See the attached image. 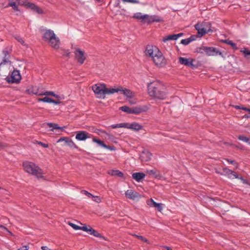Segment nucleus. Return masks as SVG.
I'll return each mask as SVG.
<instances>
[{
    "label": "nucleus",
    "mask_w": 250,
    "mask_h": 250,
    "mask_svg": "<svg viewBox=\"0 0 250 250\" xmlns=\"http://www.w3.org/2000/svg\"><path fill=\"white\" fill-rule=\"evenodd\" d=\"M6 145H3L2 144L0 143V149L2 148L3 147H6Z\"/></svg>",
    "instance_id": "nucleus-61"
},
{
    "label": "nucleus",
    "mask_w": 250,
    "mask_h": 250,
    "mask_svg": "<svg viewBox=\"0 0 250 250\" xmlns=\"http://www.w3.org/2000/svg\"><path fill=\"white\" fill-rule=\"evenodd\" d=\"M238 139L242 141L250 144V139L243 135H239L238 137Z\"/></svg>",
    "instance_id": "nucleus-40"
},
{
    "label": "nucleus",
    "mask_w": 250,
    "mask_h": 250,
    "mask_svg": "<svg viewBox=\"0 0 250 250\" xmlns=\"http://www.w3.org/2000/svg\"><path fill=\"white\" fill-rule=\"evenodd\" d=\"M21 80V76L20 71L18 70H14L11 75L6 78V80L8 83H18Z\"/></svg>",
    "instance_id": "nucleus-6"
},
{
    "label": "nucleus",
    "mask_w": 250,
    "mask_h": 250,
    "mask_svg": "<svg viewBox=\"0 0 250 250\" xmlns=\"http://www.w3.org/2000/svg\"><path fill=\"white\" fill-rule=\"evenodd\" d=\"M90 227V226H87L84 225L83 227H81L80 229L87 232L88 230H89V229Z\"/></svg>",
    "instance_id": "nucleus-52"
},
{
    "label": "nucleus",
    "mask_w": 250,
    "mask_h": 250,
    "mask_svg": "<svg viewBox=\"0 0 250 250\" xmlns=\"http://www.w3.org/2000/svg\"><path fill=\"white\" fill-rule=\"evenodd\" d=\"M120 88L121 89L120 91H122L123 94L126 97L131 98L135 96V93L129 89L123 88L121 86H120Z\"/></svg>",
    "instance_id": "nucleus-25"
},
{
    "label": "nucleus",
    "mask_w": 250,
    "mask_h": 250,
    "mask_svg": "<svg viewBox=\"0 0 250 250\" xmlns=\"http://www.w3.org/2000/svg\"><path fill=\"white\" fill-rule=\"evenodd\" d=\"M206 49L207 50L205 51L206 54L207 56H216L217 55H219L221 56H223L222 53L216 48L213 47H207Z\"/></svg>",
    "instance_id": "nucleus-12"
},
{
    "label": "nucleus",
    "mask_w": 250,
    "mask_h": 250,
    "mask_svg": "<svg viewBox=\"0 0 250 250\" xmlns=\"http://www.w3.org/2000/svg\"><path fill=\"white\" fill-rule=\"evenodd\" d=\"M44 42L55 49H58L60 47V41L53 30H45L42 36Z\"/></svg>",
    "instance_id": "nucleus-2"
},
{
    "label": "nucleus",
    "mask_w": 250,
    "mask_h": 250,
    "mask_svg": "<svg viewBox=\"0 0 250 250\" xmlns=\"http://www.w3.org/2000/svg\"><path fill=\"white\" fill-rule=\"evenodd\" d=\"M234 108L236 109H242V107L239 105H235L234 106Z\"/></svg>",
    "instance_id": "nucleus-62"
},
{
    "label": "nucleus",
    "mask_w": 250,
    "mask_h": 250,
    "mask_svg": "<svg viewBox=\"0 0 250 250\" xmlns=\"http://www.w3.org/2000/svg\"><path fill=\"white\" fill-rule=\"evenodd\" d=\"M183 35V33H179L177 34H173V35H168L162 39V41L164 42H166L170 40H177L179 37H181Z\"/></svg>",
    "instance_id": "nucleus-22"
},
{
    "label": "nucleus",
    "mask_w": 250,
    "mask_h": 250,
    "mask_svg": "<svg viewBox=\"0 0 250 250\" xmlns=\"http://www.w3.org/2000/svg\"><path fill=\"white\" fill-rule=\"evenodd\" d=\"M125 196L130 199L133 200L138 199L140 197V195L136 191H133L131 189L127 190L125 193Z\"/></svg>",
    "instance_id": "nucleus-14"
},
{
    "label": "nucleus",
    "mask_w": 250,
    "mask_h": 250,
    "mask_svg": "<svg viewBox=\"0 0 250 250\" xmlns=\"http://www.w3.org/2000/svg\"><path fill=\"white\" fill-rule=\"evenodd\" d=\"M120 109L125 112L128 114H131V107L130 108L127 106H123L120 107Z\"/></svg>",
    "instance_id": "nucleus-38"
},
{
    "label": "nucleus",
    "mask_w": 250,
    "mask_h": 250,
    "mask_svg": "<svg viewBox=\"0 0 250 250\" xmlns=\"http://www.w3.org/2000/svg\"><path fill=\"white\" fill-rule=\"evenodd\" d=\"M29 249V247L27 246H24L21 248L20 249H19L18 250H28Z\"/></svg>",
    "instance_id": "nucleus-57"
},
{
    "label": "nucleus",
    "mask_w": 250,
    "mask_h": 250,
    "mask_svg": "<svg viewBox=\"0 0 250 250\" xmlns=\"http://www.w3.org/2000/svg\"><path fill=\"white\" fill-rule=\"evenodd\" d=\"M15 39L18 41L19 42H20L21 44L24 45V41L23 39L21 38L19 36H16L15 37Z\"/></svg>",
    "instance_id": "nucleus-49"
},
{
    "label": "nucleus",
    "mask_w": 250,
    "mask_h": 250,
    "mask_svg": "<svg viewBox=\"0 0 250 250\" xmlns=\"http://www.w3.org/2000/svg\"><path fill=\"white\" fill-rule=\"evenodd\" d=\"M63 56H65L69 58L70 56V52L68 50H65L63 54Z\"/></svg>",
    "instance_id": "nucleus-56"
},
{
    "label": "nucleus",
    "mask_w": 250,
    "mask_h": 250,
    "mask_svg": "<svg viewBox=\"0 0 250 250\" xmlns=\"http://www.w3.org/2000/svg\"><path fill=\"white\" fill-rule=\"evenodd\" d=\"M147 17V14L143 15L141 12H138L134 14L133 18L137 20H142L143 22L146 23Z\"/></svg>",
    "instance_id": "nucleus-24"
},
{
    "label": "nucleus",
    "mask_w": 250,
    "mask_h": 250,
    "mask_svg": "<svg viewBox=\"0 0 250 250\" xmlns=\"http://www.w3.org/2000/svg\"><path fill=\"white\" fill-rule=\"evenodd\" d=\"M111 127L112 128H120V127H127V124L125 123H121L118 124L116 125H111Z\"/></svg>",
    "instance_id": "nucleus-36"
},
{
    "label": "nucleus",
    "mask_w": 250,
    "mask_h": 250,
    "mask_svg": "<svg viewBox=\"0 0 250 250\" xmlns=\"http://www.w3.org/2000/svg\"><path fill=\"white\" fill-rule=\"evenodd\" d=\"M188 39H189L191 42L192 41H194L195 40V37L194 35L191 36L189 38H188Z\"/></svg>",
    "instance_id": "nucleus-58"
},
{
    "label": "nucleus",
    "mask_w": 250,
    "mask_h": 250,
    "mask_svg": "<svg viewBox=\"0 0 250 250\" xmlns=\"http://www.w3.org/2000/svg\"><path fill=\"white\" fill-rule=\"evenodd\" d=\"M159 51V49L156 46L147 45L146 47L145 52L146 56H149L152 59Z\"/></svg>",
    "instance_id": "nucleus-9"
},
{
    "label": "nucleus",
    "mask_w": 250,
    "mask_h": 250,
    "mask_svg": "<svg viewBox=\"0 0 250 250\" xmlns=\"http://www.w3.org/2000/svg\"><path fill=\"white\" fill-rule=\"evenodd\" d=\"M206 48H207V46H202L200 47H197L196 48V52H197L198 53H200L202 54H206L205 51L207 50L206 49Z\"/></svg>",
    "instance_id": "nucleus-37"
},
{
    "label": "nucleus",
    "mask_w": 250,
    "mask_h": 250,
    "mask_svg": "<svg viewBox=\"0 0 250 250\" xmlns=\"http://www.w3.org/2000/svg\"><path fill=\"white\" fill-rule=\"evenodd\" d=\"M91 235H93V236H94L95 237L103 239L104 240H107V239L105 237L102 236L100 233H99L97 231H96L94 229H93V230H92Z\"/></svg>",
    "instance_id": "nucleus-35"
},
{
    "label": "nucleus",
    "mask_w": 250,
    "mask_h": 250,
    "mask_svg": "<svg viewBox=\"0 0 250 250\" xmlns=\"http://www.w3.org/2000/svg\"><path fill=\"white\" fill-rule=\"evenodd\" d=\"M225 160L227 161L229 163L231 164L236 165V168L238 167V165L237 163H236L234 161L231 160L229 159H225Z\"/></svg>",
    "instance_id": "nucleus-50"
},
{
    "label": "nucleus",
    "mask_w": 250,
    "mask_h": 250,
    "mask_svg": "<svg viewBox=\"0 0 250 250\" xmlns=\"http://www.w3.org/2000/svg\"><path fill=\"white\" fill-rule=\"evenodd\" d=\"M222 42L227 44L230 45L231 47L234 50L238 49V47H237L236 44L235 43L233 42L232 41L229 40H223Z\"/></svg>",
    "instance_id": "nucleus-33"
},
{
    "label": "nucleus",
    "mask_w": 250,
    "mask_h": 250,
    "mask_svg": "<svg viewBox=\"0 0 250 250\" xmlns=\"http://www.w3.org/2000/svg\"><path fill=\"white\" fill-rule=\"evenodd\" d=\"M162 21H163L162 19L158 16H157V15L149 16V15H147V17H146V23H147V24H151L154 22H162Z\"/></svg>",
    "instance_id": "nucleus-15"
},
{
    "label": "nucleus",
    "mask_w": 250,
    "mask_h": 250,
    "mask_svg": "<svg viewBox=\"0 0 250 250\" xmlns=\"http://www.w3.org/2000/svg\"><path fill=\"white\" fill-rule=\"evenodd\" d=\"M22 167L26 172L35 175L38 178L43 177L42 169L33 163L29 161L23 162Z\"/></svg>",
    "instance_id": "nucleus-3"
},
{
    "label": "nucleus",
    "mask_w": 250,
    "mask_h": 250,
    "mask_svg": "<svg viewBox=\"0 0 250 250\" xmlns=\"http://www.w3.org/2000/svg\"><path fill=\"white\" fill-rule=\"evenodd\" d=\"M75 58L77 62L82 64L86 59V55L84 51L80 49H77L75 52Z\"/></svg>",
    "instance_id": "nucleus-10"
},
{
    "label": "nucleus",
    "mask_w": 250,
    "mask_h": 250,
    "mask_svg": "<svg viewBox=\"0 0 250 250\" xmlns=\"http://www.w3.org/2000/svg\"><path fill=\"white\" fill-rule=\"evenodd\" d=\"M204 27H205V28H210V23H209V25L205 24Z\"/></svg>",
    "instance_id": "nucleus-63"
},
{
    "label": "nucleus",
    "mask_w": 250,
    "mask_h": 250,
    "mask_svg": "<svg viewBox=\"0 0 250 250\" xmlns=\"http://www.w3.org/2000/svg\"><path fill=\"white\" fill-rule=\"evenodd\" d=\"M38 144L44 148L48 147V145L47 144H44L41 142H37Z\"/></svg>",
    "instance_id": "nucleus-54"
},
{
    "label": "nucleus",
    "mask_w": 250,
    "mask_h": 250,
    "mask_svg": "<svg viewBox=\"0 0 250 250\" xmlns=\"http://www.w3.org/2000/svg\"><path fill=\"white\" fill-rule=\"evenodd\" d=\"M152 60L157 66H163L166 64V61L160 50L153 57Z\"/></svg>",
    "instance_id": "nucleus-5"
},
{
    "label": "nucleus",
    "mask_w": 250,
    "mask_h": 250,
    "mask_svg": "<svg viewBox=\"0 0 250 250\" xmlns=\"http://www.w3.org/2000/svg\"><path fill=\"white\" fill-rule=\"evenodd\" d=\"M51 96L53 97L55 96V93L53 91H47L43 90L42 96Z\"/></svg>",
    "instance_id": "nucleus-43"
},
{
    "label": "nucleus",
    "mask_w": 250,
    "mask_h": 250,
    "mask_svg": "<svg viewBox=\"0 0 250 250\" xmlns=\"http://www.w3.org/2000/svg\"><path fill=\"white\" fill-rule=\"evenodd\" d=\"M132 176L133 179L139 182L145 178L146 174L143 172H135L132 174Z\"/></svg>",
    "instance_id": "nucleus-23"
},
{
    "label": "nucleus",
    "mask_w": 250,
    "mask_h": 250,
    "mask_svg": "<svg viewBox=\"0 0 250 250\" xmlns=\"http://www.w3.org/2000/svg\"><path fill=\"white\" fill-rule=\"evenodd\" d=\"M164 248L167 249V250H172V249L169 247L164 246Z\"/></svg>",
    "instance_id": "nucleus-64"
},
{
    "label": "nucleus",
    "mask_w": 250,
    "mask_h": 250,
    "mask_svg": "<svg viewBox=\"0 0 250 250\" xmlns=\"http://www.w3.org/2000/svg\"><path fill=\"white\" fill-rule=\"evenodd\" d=\"M68 224L69 226H70L73 229H74L75 230H79L80 229L81 227L74 224L71 222H69Z\"/></svg>",
    "instance_id": "nucleus-46"
},
{
    "label": "nucleus",
    "mask_w": 250,
    "mask_h": 250,
    "mask_svg": "<svg viewBox=\"0 0 250 250\" xmlns=\"http://www.w3.org/2000/svg\"><path fill=\"white\" fill-rule=\"evenodd\" d=\"M146 203L150 207H153L156 208L159 211H161V210H162V204L155 202L152 199H150L148 200Z\"/></svg>",
    "instance_id": "nucleus-21"
},
{
    "label": "nucleus",
    "mask_w": 250,
    "mask_h": 250,
    "mask_svg": "<svg viewBox=\"0 0 250 250\" xmlns=\"http://www.w3.org/2000/svg\"><path fill=\"white\" fill-rule=\"evenodd\" d=\"M147 108L146 106H135L131 107V114H139L143 112L146 111Z\"/></svg>",
    "instance_id": "nucleus-18"
},
{
    "label": "nucleus",
    "mask_w": 250,
    "mask_h": 250,
    "mask_svg": "<svg viewBox=\"0 0 250 250\" xmlns=\"http://www.w3.org/2000/svg\"><path fill=\"white\" fill-rule=\"evenodd\" d=\"M2 55L3 60L1 62L4 63V64L9 62H10V61L9 60L10 57V52L7 49H5L3 50Z\"/></svg>",
    "instance_id": "nucleus-26"
},
{
    "label": "nucleus",
    "mask_w": 250,
    "mask_h": 250,
    "mask_svg": "<svg viewBox=\"0 0 250 250\" xmlns=\"http://www.w3.org/2000/svg\"><path fill=\"white\" fill-rule=\"evenodd\" d=\"M92 132L94 133H95L98 135H101L102 133L107 134V133L105 131H103L99 129L94 128V127L92 128Z\"/></svg>",
    "instance_id": "nucleus-41"
},
{
    "label": "nucleus",
    "mask_w": 250,
    "mask_h": 250,
    "mask_svg": "<svg viewBox=\"0 0 250 250\" xmlns=\"http://www.w3.org/2000/svg\"><path fill=\"white\" fill-rule=\"evenodd\" d=\"M222 170L224 174L227 176L229 178H231V175L233 176L235 178H239V176L236 172L229 169L228 168L224 167Z\"/></svg>",
    "instance_id": "nucleus-19"
},
{
    "label": "nucleus",
    "mask_w": 250,
    "mask_h": 250,
    "mask_svg": "<svg viewBox=\"0 0 250 250\" xmlns=\"http://www.w3.org/2000/svg\"><path fill=\"white\" fill-rule=\"evenodd\" d=\"M4 63L1 62L0 63V76H6V75L3 72L4 68L3 67V64Z\"/></svg>",
    "instance_id": "nucleus-45"
},
{
    "label": "nucleus",
    "mask_w": 250,
    "mask_h": 250,
    "mask_svg": "<svg viewBox=\"0 0 250 250\" xmlns=\"http://www.w3.org/2000/svg\"><path fill=\"white\" fill-rule=\"evenodd\" d=\"M91 198H92V199L94 201L97 203H100L101 202V199L99 196H95L93 195V197H91Z\"/></svg>",
    "instance_id": "nucleus-51"
},
{
    "label": "nucleus",
    "mask_w": 250,
    "mask_h": 250,
    "mask_svg": "<svg viewBox=\"0 0 250 250\" xmlns=\"http://www.w3.org/2000/svg\"><path fill=\"white\" fill-rule=\"evenodd\" d=\"M121 90V89L120 88V86H119L118 87H117L116 88H107L105 87V91H104L105 95H106V94L109 95V94H114L115 92H118L120 91Z\"/></svg>",
    "instance_id": "nucleus-28"
},
{
    "label": "nucleus",
    "mask_w": 250,
    "mask_h": 250,
    "mask_svg": "<svg viewBox=\"0 0 250 250\" xmlns=\"http://www.w3.org/2000/svg\"><path fill=\"white\" fill-rule=\"evenodd\" d=\"M190 42V41L188 38L186 39H183L181 41V43L184 45H188Z\"/></svg>",
    "instance_id": "nucleus-48"
},
{
    "label": "nucleus",
    "mask_w": 250,
    "mask_h": 250,
    "mask_svg": "<svg viewBox=\"0 0 250 250\" xmlns=\"http://www.w3.org/2000/svg\"><path fill=\"white\" fill-rule=\"evenodd\" d=\"M133 236H135V237L141 240L142 241H144V242H145L146 243H148V240L146 239V238H145L144 237H143V236H141V235H137V234H133Z\"/></svg>",
    "instance_id": "nucleus-44"
},
{
    "label": "nucleus",
    "mask_w": 250,
    "mask_h": 250,
    "mask_svg": "<svg viewBox=\"0 0 250 250\" xmlns=\"http://www.w3.org/2000/svg\"><path fill=\"white\" fill-rule=\"evenodd\" d=\"M178 60L179 62L181 64L184 65L188 67H190L192 68H194L195 67V65L193 64V63L195 60L192 58H186L184 57H180Z\"/></svg>",
    "instance_id": "nucleus-11"
},
{
    "label": "nucleus",
    "mask_w": 250,
    "mask_h": 250,
    "mask_svg": "<svg viewBox=\"0 0 250 250\" xmlns=\"http://www.w3.org/2000/svg\"><path fill=\"white\" fill-rule=\"evenodd\" d=\"M93 142L97 143L99 146H101L105 148H109L108 146L104 143V142L101 140L97 139L95 138H93Z\"/></svg>",
    "instance_id": "nucleus-31"
},
{
    "label": "nucleus",
    "mask_w": 250,
    "mask_h": 250,
    "mask_svg": "<svg viewBox=\"0 0 250 250\" xmlns=\"http://www.w3.org/2000/svg\"><path fill=\"white\" fill-rule=\"evenodd\" d=\"M45 124L47 125L48 126V127L52 128V129H50L51 131H53L54 129H61L62 131L63 130V128L59 126L57 124L52 123H47L44 124L43 125H44Z\"/></svg>",
    "instance_id": "nucleus-30"
},
{
    "label": "nucleus",
    "mask_w": 250,
    "mask_h": 250,
    "mask_svg": "<svg viewBox=\"0 0 250 250\" xmlns=\"http://www.w3.org/2000/svg\"><path fill=\"white\" fill-rule=\"evenodd\" d=\"M148 91L150 96L158 99L163 100L166 97V88L159 81L149 83L148 84Z\"/></svg>",
    "instance_id": "nucleus-1"
},
{
    "label": "nucleus",
    "mask_w": 250,
    "mask_h": 250,
    "mask_svg": "<svg viewBox=\"0 0 250 250\" xmlns=\"http://www.w3.org/2000/svg\"><path fill=\"white\" fill-rule=\"evenodd\" d=\"M242 109H243L244 110H245V111H248L250 112V109H249V108H247L246 107H242Z\"/></svg>",
    "instance_id": "nucleus-60"
},
{
    "label": "nucleus",
    "mask_w": 250,
    "mask_h": 250,
    "mask_svg": "<svg viewBox=\"0 0 250 250\" xmlns=\"http://www.w3.org/2000/svg\"><path fill=\"white\" fill-rule=\"evenodd\" d=\"M151 157V153L147 150H143L140 154V158L142 161L148 162Z\"/></svg>",
    "instance_id": "nucleus-17"
},
{
    "label": "nucleus",
    "mask_w": 250,
    "mask_h": 250,
    "mask_svg": "<svg viewBox=\"0 0 250 250\" xmlns=\"http://www.w3.org/2000/svg\"><path fill=\"white\" fill-rule=\"evenodd\" d=\"M82 193H83V194H85V195H86L88 197H93V195L92 194H91L90 193H89V192H88L87 191H86V190H83L82 191Z\"/></svg>",
    "instance_id": "nucleus-53"
},
{
    "label": "nucleus",
    "mask_w": 250,
    "mask_h": 250,
    "mask_svg": "<svg viewBox=\"0 0 250 250\" xmlns=\"http://www.w3.org/2000/svg\"><path fill=\"white\" fill-rule=\"evenodd\" d=\"M105 84L104 83L96 84L92 86V90L97 95V97L99 99L105 98Z\"/></svg>",
    "instance_id": "nucleus-4"
},
{
    "label": "nucleus",
    "mask_w": 250,
    "mask_h": 250,
    "mask_svg": "<svg viewBox=\"0 0 250 250\" xmlns=\"http://www.w3.org/2000/svg\"><path fill=\"white\" fill-rule=\"evenodd\" d=\"M26 5L27 7H29L38 14H41L43 13V11L41 8L33 3L28 2Z\"/></svg>",
    "instance_id": "nucleus-20"
},
{
    "label": "nucleus",
    "mask_w": 250,
    "mask_h": 250,
    "mask_svg": "<svg viewBox=\"0 0 250 250\" xmlns=\"http://www.w3.org/2000/svg\"><path fill=\"white\" fill-rule=\"evenodd\" d=\"M108 173L111 175L117 176L120 177H123L124 176L123 173L118 170H112L109 172Z\"/></svg>",
    "instance_id": "nucleus-32"
},
{
    "label": "nucleus",
    "mask_w": 250,
    "mask_h": 250,
    "mask_svg": "<svg viewBox=\"0 0 250 250\" xmlns=\"http://www.w3.org/2000/svg\"><path fill=\"white\" fill-rule=\"evenodd\" d=\"M126 128L131 129L134 130L138 131L142 129V126L137 123H133L130 125L127 124V127Z\"/></svg>",
    "instance_id": "nucleus-29"
},
{
    "label": "nucleus",
    "mask_w": 250,
    "mask_h": 250,
    "mask_svg": "<svg viewBox=\"0 0 250 250\" xmlns=\"http://www.w3.org/2000/svg\"><path fill=\"white\" fill-rule=\"evenodd\" d=\"M93 229H94L90 226L89 229V230H88L87 232L91 235L92 230H93Z\"/></svg>",
    "instance_id": "nucleus-59"
},
{
    "label": "nucleus",
    "mask_w": 250,
    "mask_h": 250,
    "mask_svg": "<svg viewBox=\"0 0 250 250\" xmlns=\"http://www.w3.org/2000/svg\"><path fill=\"white\" fill-rule=\"evenodd\" d=\"M16 1H10V2L8 4V6H11L13 8V9L18 11V7L16 4Z\"/></svg>",
    "instance_id": "nucleus-42"
},
{
    "label": "nucleus",
    "mask_w": 250,
    "mask_h": 250,
    "mask_svg": "<svg viewBox=\"0 0 250 250\" xmlns=\"http://www.w3.org/2000/svg\"><path fill=\"white\" fill-rule=\"evenodd\" d=\"M205 24L209 25V22H203L201 24L197 23L195 26L196 29L198 31V34H200L201 36H203L206 33L212 32V30L210 28H205L204 26Z\"/></svg>",
    "instance_id": "nucleus-7"
},
{
    "label": "nucleus",
    "mask_w": 250,
    "mask_h": 250,
    "mask_svg": "<svg viewBox=\"0 0 250 250\" xmlns=\"http://www.w3.org/2000/svg\"><path fill=\"white\" fill-rule=\"evenodd\" d=\"M28 94H34L38 96H42L43 89L37 86H30L26 90Z\"/></svg>",
    "instance_id": "nucleus-8"
},
{
    "label": "nucleus",
    "mask_w": 250,
    "mask_h": 250,
    "mask_svg": "<svg viewBox=\"0 0 250 250\" xmlns=\"http://www.w3.org/2000/svg\"><path fill=\"white\" fill-rule=\"evenodd\" d=\"M62 141H64L69 147H74L76 148H78V146L76 145L73 142V141L68 137H62L60 138L58 141L57 143H60Z\"/></svg>",
    "instance_id": "nucleus-16"
},
{
    "label": "nucleus",
    "mask_w": 250,
    "mask_h": 250,
    "mask_svg": "<svg viewBox=\"0 0 250 250\" xmlns=\"http://www.w3.org/2000/svg\"><path fill=\"white\" fill-rule=\"evenodd\" d=\"M91 134L85 131H80L76 134V139L78 141H84L88 138H91Z\"/></svg>",
    "instance_id": "nucleus-13"
},
{
    "label": "nucleus",
    "mask_w": 250,
    "mask_h": 250,
    "mask_svg": "<svg viewBox=\"0 0 250 250\" xmlns=\"http://www.w3.org/2000/svg\"><path fill=\"white\" fill-rule=\"evenodd\" d=\"M146 172L148 175H153L156 178L159 179L161 177V175L159 172L155 168L153 169L146 170Z\"/></svg>",
    "instance_id": "nucleus-27"
},
{
    "label": "nucleus",
    "mask_w": 250,
    "mask_h": 250,
    "mask_svg": "<svg viewBox=\"0 0 250 250\" xmlns=\"http://www.w3.org/2000/svg\"><path fill=\"white\" fill-rule=\"evenodd\" d=\"M51 101H52L50 102V103H53L55 104H59L61 103V102L60 101H55L52 99H51Z\"/></svg>",
    "instance_id": "nucleus-55"
},
{
    "label": "nucleus",
    "mask_w": 250,
    "mask_h": 250,
    "mask_svg": "<svg viewBox=\"0 0 250 250\" xmlns=\"http://www.w3.org/2000/svg\"><path fill=\"white\" fill-rule=\"evenodd\" d=\"M37 101L39 102H43L48 103H50V102L52 101L51 98L47 97V96H46V97H45L43 98H38V99H37Z\"/></svg>",
    "instance_id": "nucleus-39"
},
{
    "label": "nucleus",
    "mask_w": 250,
    "mask_h": 250,
    "mask_svg": "<svg viewBox=\"0 0 250 250\" xmlns=\"http://www.w3.org/2000/svg\"><path fill=\"white\" fill-rule=\"evenodd\" d=\"M124 2H127L131 3H139L140 2L138 0H122Z\"/></svg>",
    "instance_id": "nucleus-47"
},
{
    "label": "nucleus",
    "mask_w": 250,
    "mask_h": 250,
    "mask_svg": "<svg viewBox=\"0 0 250 250\" xmlns=\"http://www.w3.org/2000/svg\"><path fill=\"white\" fill-rule=\"evenodd\" d=\"M240 51L244 54L245 58L250 61V51L248 50L246 48H244Z\"/></svg>",
    "instance_id": "nucleus-34"
}]
</instances>
